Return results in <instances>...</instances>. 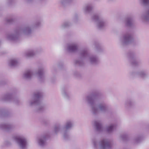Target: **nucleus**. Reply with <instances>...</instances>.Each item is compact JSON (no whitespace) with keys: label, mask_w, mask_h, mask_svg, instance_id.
<instances>
[{"label":"nucleus","mask_w":149,"mask_h":149,"mask_svg":"<svg viewBox=\"0 0 149 149\" xmlns=\"http://www.w3.org/2000/svg\"><path fill=\"white\" fill-rule=\"evenodd\" d=\"M141 18L143 22L146 23H149V9L142 15Z\"/></svg>","instance_id":"4be33fe9"},{"label":"nucleus","mask_w":149,"mask_h":149,"mask_svg":"<svg viewBox=\"0 0 149 149\" xmlns=\"http://www.w3.org/2000/svg\"><path fill=\"white\" fill-rule=\"evenodd\" d=\"M7 83V80L4 79L0 81V86H3L6 84Z\"/></svg>","instance_id":"a19ab883"},{"label":"nucleus","mask_w":149,"mask_h":149,"mask_svg":"<svg viewBox=\"0 0 149 149\" xmlns=\"http://www.w3.org/2000/svg\"><path fill=\"white\" fill-rule=\"evenodd\" d=\"M88 60L89 64L91 65L95 66L98 65L100 61L98 56L96 55H90Z\"/></svg>","instance_id":"4468645a"},{"label":"nucleus","mask_w":149,"mask_h":149,"mask_svg":"<svg viewBox=\"0 0 149 149\" xmlns=\"http://www.w3.org/2000/svg\"><path fill=\"white\" fill-rule=\"evenodd\" d=\"M94 147L95 149H97L99 147L100 149H110L111 145L109 142L106 139H104L100 141L96 138L92 140Z\"/></svg>","instance_id":"423d86ee"},{"label":"nucleus","mask_w":149,"mask_h":149,"mask_svg":"<svg viewBox=\"0 0 149 149\" xmlns=\"http://www.w3.org/2000/svg\"><path fill=\"white\" fill-rule=\"evenodd\" d=\"M74 126V122L71 120L66 121L65 125L62 127L60 123L55 125L54 127V133L57 134L59 132L63 134L64 139L68 141L70 139V131Z\"/></svg>","instance_id":"7ed1b4c3"},{"label":"nucleus","mask_w":149,"mask_h":149,"mask_svg":"<svg viewBox=\"0 0 149 149\" xmlns=\"http://www.w3.org/2000/svg\"><path fill=\"white\" fill-rule=\"evenodd\" d=\"M51 134L50 132H46L39 137L38 140V145L41 148H43L45 146L47 141L50 137Z\"/></svg>","instance_id":"f8f14e48"},{"label":"nucleus","mask_w":149,"mask_h":149,"mask_svg":"<svg viewBox=\"0 0 149 149\" xmlns=\"http://www.w3.org/2000/svg\"><path fill=\"white\" fill-rule=\"evenodd\" d=\"M15 127L14 125L11 123H4L0 125V128L7 132H10L13 131Z\"/></svg>","instance_id":"f3484780"},{"label":"nucleus","mask_w":149,"mask_h":149,"mask_svg":"<svg viewBox=\"0 0 149 149\" xmlns=\"http://www.w3.org/2000/svg\"><path fill=\"white\" fill-rule=\"evenodd\" d=\"M95 126L96 131L98 132H101L103 130L102 124L100 122L97 121H95Z\"/></svg>","instance_id":"a878e982"},{"label":"nucleus","mask_w":149,"mask_h":149,"mask_svg":"<svg viewBox=\"0 0 149 149\" xmlns=\"http://www.w3.org/2000/svg\"><path fill=\"white\" fill-rule=\"evenodd\" d=\"M28 3H30L32 2L33 0H25Z\"/></svg>","instance_id":"49530a36"},{"label":"nucleus","mask_w":149,"mask_h":149,"mask_svg":"<svg viewBox=\"0 0 149 149\" xmlns=\"http://www.w3.org/2000/svg\"><path fill=\"white\" fill-rule=\"evenodd\" d=\"M62 94L63 96L65 98L69 99L70 95V92L66 88H62Z\"/></svg>","instance_id":"5701e85b"},{"label":"nucleus","mask_w":149,"mask_h":149,"mask_svg":"<svg viewBox=\"0 0 149 149\" xmlns=\"http://www.w3.org/2000/svg\"><path fill=\"white\" fill-rule=\"evenodd\" d=\"M15 0H7V4L9 6L12 4L13 2H14Z\"/></svg>","instance_id":"79ce46f5"},{"label":"nucleus","mask_w":149,"mask_h":149,"mask_svg":"<svg viewBox=\"0 0 149 149\" xmlns=\"http://www.w3.org/2000/svg\"><path fill=\"white\" fill-rule=\"evenodd\" d=\"M96 51L98 53H102L105 52V49L102 45L97 41H95L93 43Z\"/></svg>","instance_id":"a211bd4d"},{"label":"nucleus","mask_w":149,"mask_h":149,"mask_svg":"<svg viewBox=\"0 0 149 149\" xmlns=\"http://www.w3.org/2000/svg\"><path fill=\"white\" fill-rule=\"evenodd\" d=\"M32 26H26L21 27H17L14 30V33L7 35V39L11 41L16 42L19 38L21 33L27 36H30L32 33Z\"/></svg>","instance_id":"20e7f679"},{"label":"nucleus","mask_w":149,"mask_h":149,"mask_svg":"<svg viewBox=\"0 0 149 149\" xmlns=\"http://www.w3.org/2000/svg\"><path fill=\"white\" fill-rule=\"evenodd\" d=\"M78 20V16L77 14H75L74 18H73V20L75 22H77Z\"/></svg>","instance_id":"37998d69"},{"label":"nucleus","mask_w":149,"mask_h":149,"mask_svg":"<svg viewBox=\"0 0 149 149\" xmlns=\"http://www.w3.org/2000/svg\"><path fill=\"white\" fill-rule=\"evenodd\" d=\"M140 4L143 6H148L149 5V0H138Z\"/></svg>","instance_id":"473e14b6"},{"label":"nucleus","mask_w":149,"mask_h":149,"mask_svg":"<svg viewBox=\"0 0 149 149\" xmlns=\"http://www.w3.org/2000/svg\"><path fill=\"white\" fill-rule=\"evenodd\" d=\"M143 138L142 136L140 135H137L134 140V142L135 144H137L140 143Z\"/></svg>","instance_id":"2f4dec72"},{"label":"nucleus","mask_w":149,"mask_h":149,"mask_svg":"<svg viewBox=\"0 0 149 149\" xmlns=\"http://www.w3.org/2000/svg\"><path fill=\"white\" fill-rule=\"evenodd\" d=\"M56 78L55 77L51 78V81L52 82L54 83L55 81Z\"/></svg>","instance_id":"a18cd8bd"},{"label":"nucleus","mask_w":149,"mask_h":149,"mask_svg":"<svg viewBox=\"0 0 149 149\" xmlns=\"http://www.w3.org/2000/svg\"><path fill=\"white\" fill-rule=\"evenodd\" d=\"M78 49V45L76 43H72L68 45L66 50L69 53H73L77 52Z\"/></svg>","instance_id":"6ab92c4d"},{"label":"nucleus","mask_w":149,"mask_h":149,"mask_svg":"<svg viewBox=\"0 0 149 149\" xmlns=\"http://www.w3.org/2000/svg\"><path fill=\"white\" fill-rule=\"evenodd\" d=\"M58 68L62 69L63 68L64 65L63 62V61H59L58 62L57 65Z\"/></svg>","instance_id":"58836bf2"},{"label":"nucleus","mask_w":149,"mask_h":149,"mask_svg":"<svg viewBox=\"0 0 149 149\" xmlns=\"http://www.w3.org/2000/svg\"><path fill=\"white\" fill-rule=\"evenodd\" d=\"M72 25L71 23L69 21H65L61 25L60 28L61 29L69 28Z\"/></svg>","instance_id":"bb28decb"},{"label":"nucleus","mask_w":149,"mask_h":149,"mask_svg":"<svg viewBox=\"0 0 149 149\" xmlns=\"http://www.w3.org/2000/svg\"><path fill=\"white\" fill-rule=\"evenodd\" d=\"M134 39L133 35L130 33L124 34L120 39V44L123 48L131 44L134 42Z\"/></svg>","instance_id":"0eeeda50"},{"label":"nucleus","mask_w":149,"mask_h":149,"mask_svg":"<svg viewBox=\"0 0 149 149\" xmlns=\"http://www.w3.org/2000/svg\"><path fill=\"white\" fill-rule=\"evenodd\" d=\"M138 77L143 80H146L149 78V73L146 70H142L138 71Z\"/></svg>","instance_id":"412c9836"},{"label":"nucleus","mask_w":149,"mask_h":149,"mask_svg":"<svg viewBox=\"0 0 149 149\" xmlns=\"http://www.w3.org/2000/svg\"><path fill=\"white\" fill-rule=\"evenodd\" d=\"M14 113L12 111H9L4 109H0V117H9L14 116Z\"/></svg>","instance_id":"aec40b11"},{"label":"nucleus","mask_w":149,"mask_h":149,"mask_svg":"<svg viewBox=\"0 0 149 149\" xmlns=\"http://www.w3.org/2000/svg\"><path fill=\"white\" fill-rule=\"evenodd\" d=\"M36 54V52L33 50H31L28 51L26 53V56L27 57H32Z\"/></svg>","instance_id":"72a5a7b5"},{"label":"nucleus","mask_w":149,"mask_h":149,"mask_svg":"<svg viewBox=\"0 0 149 149\" xmlns=\"http://www.w3.org/2000/svg\"><path fill=\"white\" fill-rule=\"evenodd\" d=\"M136 104V102L133 98L128 97L125 101L124 107L126 109L129 110L134 107Z\"/></svg>","instance_id":"2eb2a0df"},{"label":"nucleus","mask_w":149,"mask_h":149,"mask_svg":"<svg viewBox=\"0 0 149 149\" xmlns=\"http://www.w3.org/2000/svg\"><path fill=\"white\" fill-rule=\"evenodd\" d=\"M117 125L116 124H111L106 127V130L107 132L109 134L112 132L116 128Z\"/></svg>","instance_id":"393cba45"},{"label":"nucleus","mask_w":149,"mask_h":149,"mask_svg":"<svg viewBox=\"0 0 149 149\" xmlns=\"http://www.w3.org/2000/svg\"><path fill=\"white\" fill-rule=\"evenodd\" d=\"M14 139L21 149L26 148L28 144L27 139L23 136L19 135L13 137Z\"/></svg>","instance_id":"9d476101"},{"label":"nucleus","mask_w":149,"mask_h":149,"mask_svg":"<svg viewBox=\"0 0 149 149\" xmlns=\"http://www.w3.org/2000/svg\"><path fill=\"white\" fill-rule=\"evenodd\" d=\"M73 74L74 77L76 78L80 79L81 78V74L80 72L77 71H74V72Z\"/></svg>","instance_id":"c9c22d12"},{"label":"nucleus","mask_w":149,"mask_h":149,"mask_svg":"<svg viewBox=\"0 0 149 149\" xmlns=\"http://www.w3.org/2000/svg\"><path fill=\"white\" fill-rule=\"evenodd\" d=\"M109 2H113L115 1L116 0H107Z\"/></svg>","instance_id":"de8ad7c7"},{"label":"nucleus","mask_w":149,"mask_h":149,"mask_svg":"<svg viewBox=\"0 0 149 149\" xmlns=\"http://www.w3.org/2000/svg\"><path fill=\"white\" fill-rule=\"evenodd\" d=\"M5 145L7 146H8L11 145L10 142L9 141H6L5 142Z\"/></svg>","instance_id":"c03bdc74"},{"label":"nucleus","mask_w":149,"mask_h":149,"mask_svg":"<svg viewBox=\"0 0 149 149\" xmlns=\"http://www.w3.org/2000/svg\"><path fill=\"white\" fill-rule=\"evenodd\" d=\"M134 19L132 16H127L124 19V25L126 27L129 28L133 27L134 26Z\"/></svg>","instance_id":"dca6fc26"},{"label":"nucleus","mask_w":149,"mask_h":149,"mask_svg":"<svg viewBox=\"0 0 149 149\" xmlns=\"http://www.w3.org/2000/svg\"><path fill=\"white\" fill-rule=\"evenodd\" d=\"M75 0H59V3L63 7H65L69 4Z\"/></svg>","instance_id":"c85d7f7f"},{"label":"nucleus","mask_w":149,"mask_h":149,"mask_svg":"<svg viewBox=\"0 0 149 149\" xmlns=\"http://www.w3.org/2000/svg\"><path fill=\"white\" fill-rule=\"evenodd\" d=\"M42 96V92H37L33 94L32 97L29 101V106L33 108V111L35 112L40 113L46 109L45 105L41 103Z\"/></svg>","instance_id":"f03ea898"},{"label":"nucleus","mask_w":149,"mask_h":149,"mask_svg":"<svg viewBox=\"0 0 149 149\" xmlns=\"http://www.w3.org/2000/svg\"><path fill=\"white\" fill-rule=\"evenodd\" d=\"M126 56L129 61L133 65L136 66L138 65L140 61L136 57V55L133 51H129L125 54Z\"/></svg>","instance_id":"9b49d317"},{"label":"nucleus","mask_w":149,"mask_h":149,"mask_svg":"<svg viewBox=\"0 0 149 149\" xmlns=\"http://www.w3.org/2000/svg\"><path fill=\"white\" fill-rule=\"evenodd\" d=\"M18 61L15 59H12L10 60L9 65L11 67H15L18 65Z\"/></svg>","instance_id":"7c9ffc66"},{"label":"nucleus","mask_w":149,"mask_h":149,"mask_svg":"<svg viewBox=\"0 0 149 149\" xmlns=\"http://www.w3.org/2000/svg\"><path fill=\"white\" fill-rule=\"evenodd\" d=\"M93 6L91 4L86 5L83 8L84 12L86 13H90L92 10Z\"/></svg>","instance_id":"cd10ccee"},{"label":"nucleus","mask_w":149,"mask_h":149,"mask_svg":"<svg viewBox=\"0 0 149 149\" xmlns=\"http://www.w3.org/2000/svg\"><path fill=\"white\" fill-rule=\"evenodd\" d=\"M41 25V21L40 20L37 21H36L32 26V27L33 28L38 27Z\"/></svg>","instance_id":"e433bc0d"},{"label":"nucleus","mask_w":149,"mask_h":149,"mask_svg":"<svg viewBox=\"0 0 149 149\" xmlns=\"http://www.w3.org/2000/svg\"><path fill=\"white\" fill-rule=\"evenodd\" d=\"M92 20L96 23L97 29L102 30L104 29L107 24V21L97 14H94L91 17Z\"/></svg>","instance_id":"6e6552de"},{"label":"nucleus","mask_w":149,"mask_h":149,"mask_svg":"<svg viewBox=\"0 0 149 149\" xmlns=\"http://www.w3.org/2000/svg\"><path fill=\"white\" fill-rule=\"evenodd\" d=\"M138 72H135L133 71L130 72V76L132 78H134L138 76Z\"/></svg>","instance_id":"4c0bfd02"},{"label":"nucleus","mask_w":149,"mask_h":149,"mask_svg":"<svg viewBox=\"0 0 149 149\" xmlns=\"http://www.w3.org/2000/svg\"><path fill=\"white\" fill-rule=\"evenodd\" d=\"M45 69L42 67H39L38 71L36 73V76L39 81L41 83L44 82L45 81Z\"/></svg>","instance_id":"ddd939ff"},{"label":"nucleus","mask_w":149,"mask_h":149,"mask_svg":"<svg viewBox=\"0 0 149 149\" xmlns=\"http://www.w3.org/2000/svg\"><path fill=\"white\" fill-rule=\"evenodd\" d=\"M104 98V96L103 94L96 91L91 92L86 97L85 102L90 107V111L93 115H97L99 113V110L103 113H106L108 111V106L104 102L99 103L97 107L96 104V102L101 101Z\"/></svg>","instance_id":"f257e3e1"},{"label":"nucleus","mask_w":149,"mask_h":149,"mask_svg":"<svg viewBox=\"0 0 149 149\" xmlns=\"http://www.w3.org/2000/svg\"><path fill=\"white\" fill-rule=\"evenodd\" d=\"M120 137L124 141H127L129 140V136L127 134H124L121 135Z\"/></svg>","instance_id":"f704fd0d"},{"label":"nucleus","mask_w":149,"mask_h":149,"mask_svg":"<svg viewBox=\"0 0 149 149\" xmlns=\"http://www.w3.org/2000/svg\"><path fill=\"white\" fill-rule=\"evenodd\" d=\"M56 71L57 69L56 65H53L52 67V72L53 75H54L56 73Z\"/></svg>","instance_id":"ea45409f"},{"label":"nucleus","mask_w":149,"mask_h":149,"mask_svg":"<svg viewBox=\"0 0 149 149\" xmlns=\"http://www.w3.org/2000/svg\"><path fill=\"white\" fill-rule=\"evenodd\" d=\"M33 73L31 70H28L26 71L23 74V78L24 79H30L33 75Z\"/></svg>","instance_id":"b1692460"},{"label":"nucleus","mask_w":149,"mask_h":149,"mask_svg":"<svg viewBox=\"0 0 149 149\" xmlns=\"http://www.w3.org/2000/svg\"><path fill=\"white\" fill-rule=\"evenodd\" d=\"M1 100L4 101L12 102L16 104H19L20 101L19 98L15 96L14 93H7L3 95Z\"/></svg>","instance_id":"1a4fd4ad"},{"label":"nucleus","mask_w":149,"mask_h":149,"mask_svg":"<svg viewBox=\"0 0 149 149\" xmlns=\"http://www.w3.org/2000/svg\"><path fill=\"white\" fill-rule=\"evenodd\" d=\"M89 56L87 49H84L80 50L79 53V58L74 60V65L77 66H83L84 64V60L88 58Z\"/></svg>","instance_id":"39448f33"},{"label":"nucleus","mask_w":149,"mask_h":149,"mask_svg":"<svg viewBox=\"0 0 149 149\" xmlns=\"http://www.w3.org/2000/svg\"><path fill=\"white\" fill-rule=\"evenodd\" d=\"M16 21V19L14 17L6 19V23L8 24H12L15 23Z\"/></svg>","instance_id":"c756f323"}]
</instances>
